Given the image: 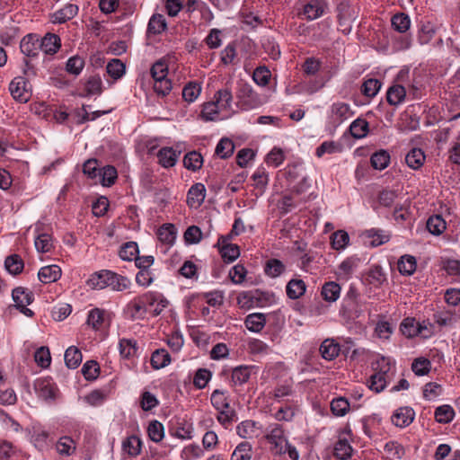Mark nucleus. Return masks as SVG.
Returning a JSON list of instances; mask_svg holds the SVG:
<instances>
[{"label":"nucleus","mask_w":460,"mask_h":460,"mask_svg":"<svg viewBox=\"0 0 460 460\" xmlns=\"http://www.w3.org/2000/svg\"><path fill=\"white\" fill-rule=\"evenodd\" d=\"M229 236H222L218 240V244L221 245L220 254L225 262L230 263L235 261L240 256V249L237 244L229 243Z\"/></svg>","instance_id":"12"},{"label":"nucleus","mask_w":460,"mask_h":460,"mask_svg":"<svg viewBox=\"0 0 460 460\" xmlns=\"http://www.w3.org/2000/svg\"><path fill=\"white\" fill-rule=\"evenodd\" d=\"M111 270H102L96 272H93L90 275L89 279L86 280V285L96 290H101L108 288L109 279H110Z\"/></svg>","instance_id":"17"},{"label":"nucleus","mask_w":460,"mask_h":460,"mask_svg":"<svg viewBox=\"0 0 460 460\" xmlns=\"http://www.w3.org/2000/svg\"><path fill=\"white\" fill-rule=\"evenodd\" d=\"M224 114L219 111L218 106L213 101L205 102L201 111V118L205 121H215L226 119Z\"/></svg>","instance_id":"25"},{"label":"nucleus","mask_w":460,"mask_h":460,"mask_svg":"<svg viewBox=\"0 0 460 460\" xmlns=\"http://www.w3.org/2000/svg\"><path fill=\"white\" fill-rule=\"evenodd\" d=\"M212 378V372L208 368H199L193 377V385L197 389H204Z\"/></svg>","instance_id":"58"},{"label":"nucleus","mask_w":460,"mask_h":460,"mask_svg":"<svg viewBox=\"0 0 460 460\" xmlns=\"http://www.w3.org/2000/svg\"><path fill=\"white\" fill-rule=\"evenodd\" d=\"M61 269L58 265H49L40 268L38 278L42 283H52L58 280L61 277Z\"/></svg>","instance_id":"27"},{"label":"nucleus","mask_w":460,"mask_h":460,"mask_svg":"<svg viewBox=\"0 0 460 460\" xmlns=\"http://www.w3.org/2000/svg\"><path fill=\"white\" fill-rule=\"evenodd\" d=\"M78 10L76 4H67L52 14L51 21L53 23H64L73 19L78 13Z\"/></svg>","instance_id":"19"},{"label":"nucleus","mask_w":460,"mask_h":460,"mask_svg":"<svg viewBox=\"0 0 460 460\" xmlns=\"http://www.w3.org/2000/svg\"><path fill=\"white\" fill-rule=\"evenodd\" d=\"M34 244L39 252H49L53 248L52 235L47 233L38 234L35 237Z\"/></svg>","instance_id":"46"},{"label":"nucleus","mask_w":460,"mask_h":460,"mask_svg":"<svg viewBox=\"0 0 460 460\" xmlns=\"http://www.w3.org/2000/svg\"><path fill=\"white\" fill-rule=\"evenodd\" d=\"M167 28L165 18L163 14L155 13L151 16L148 25L147 32L150 34H160Z\"/></svg>","instance_id":"39"},{"label":"nucleus","mask_w":460,"mask_h":460,"mask_svg":"<svg viewBox=\"0 0 460 460\" xmlns=\"http://www.w3.org/2000/svg\"><path fill=\"white\" fill-rule=\"evenodd\" d=\"M21 51L27 57H35L40 49V39L33 34L22 38L20 44Z\"/></svg>","instance_id":"18"},{"label":"nucleus","mask_w":460,"mask_h":460,"mask_svg":"<svg viewBox=\"0 0 460 460\" xmlns=\"http://www.w3.org/2000/svg\"><path fill=\"white\" fill-rule=\"evenodd\" d=\"M341 347L333 339L324 340L319 349L321 356L326 360H333L340 354Z\"/></svg>","instance_id":"22"},{"label":"nucleus","mask_w":460,"mask_h":460,"mask_svg":"<svg viewBox=\"0 0 460 460\" xmlns=\"http://www.w3.org/2000/svg\"><path fill=\"white\" fill-rule=\"evenodd\" d=\"M171 363V356L164 349H158L152 353L151 365L155 369H160Z\"/></svg>","instance_id":"38"},{"label":"nucleus","mask_w":460,"mask_h":460,"mask_svg":"<svg viewBox=\"0 0 460 460\" xmlns=\"http://www.w3.org/2000/svg\"><path fill=\"white\" fill-rule=\"evenodd\" d=\"M105 311L101 308H93L88 312L86 323L94 330H100L104 321Z\"/></svg>","instance_id":"60"},{"label":"nucleus","mask_w":460,"mask_h":460,"mask_svg":"<svg viewBox=\"0 0 460 460\" xmlns=\"http://www.w3.org/2000/svg\"><path fill=\"white\" fill-rule=\"evenodd\" d=\"M428 231L434 234H441L447 228V224L444 218L439 215L431 216L427 221Z\"/></svg>","instance_id":"49"},{"label":"nucleus","mask_w":460,"mask_h":460,"mask_svg":"<svg viewBox=\"0 0 460 460\" xmlns=\"http://www.w3.org/2000/svg\"><path fill=\"white\" fill-rule=\"evenodd\" d=\"M128 312L133 319H143L147 314L146 307L142 300L141 296L135 297L128 305Z\"/></svg>","instance_id":"35"},{"label":"nucleus","mask_w":460,"mask_h":460,"mask_svg":"<svg viewBox=\"0 0 460 460\" xmlns=\"http://www.w3.org/2000/svg\"><path fill=\"white\" fill-rule=\"evenodd\" d=\"M420 322L413 317H407L402 320L400 324L402 333L407 338H414L418 336Z\"/></svg>","instance_id":"52"},{"label":"nucleus","mask_w":460,"mask_h":460,"mask_svg":"<svg viewBox=\"0 0 460 460\" xmlns=\"http://www.w3.org/2000/svg\"><path fill=\"white\" fill-rule=\"evenodd\" d=\"M341 291V288L338 283L329 281L323 286L321 294L325 301L332 303L339 299Z\"/></svg>","instance_id":"36"},{"label":"nucleus","mask_w":460,"mask_h":460,"mask_svg":"<svg viewBox=\"0 0 460 460\" xmlns=\"http://www.w3.org/2000/svg\"><path fill=\"white\" fill-rule=\"evenodd\" d=\"M119 351L121 358L126 359L136 357L138 351L137 341L134 339H120L119 341Z\"/></svg>","instance_id":"29"},{"label":"nucleus","mask_w":460,"mask_h":460,"mask_svg":"<svg viewBox=\"0 0 460 460\" xmlns=\"http://www.w3.org/2000/svg\"><path fill=\"white\" fill-rule=\"evenodd\" d=\"M349 242V234L344 230H338L332 234L331 243L334 250H343L347 247Z\"/></svg>","instance_id":"59"},{"label":"nucleus","mask_w":460,"mask_h":460,"mask_svg":"<svg viewBox=\"0 0 460 460\" xmlns=\"http://www.w3.org/2000/svg\"><path fill=\"white\" fill-rule=\"evenodd\" d=\"M251 368L249 366H238L232 371V381L235 385H243L247 383L251 376Z\"/></svg>","instance_id":"48"},{"label":"nucleus","mask_w":460,"mask_h":460,"mask_svg":"<svg viewBox=\"0 0 460 460\" xmlns=\"http://www.w3.org/2000/svg\"><path fill=\"white\" fill-rule=\"evenodd\" d=\"M180 153L172 147H163L157 153L158 163L164 168H170L175 165Z\"/></svg>","instance_id":"24"},{"label":"nucleus","mask_w":460,"mask_h":460,"mask_svg":"<svg viewBox=\"0 0 460 460\" xmlns=\"http://www.w3.org/2000/svg\"><path fill=\"white\" fill-rule=\"evenodd\" d=\"M236 433L243 438H258L264 433L261 425L252 420H243L236 427Z\"/></svg>","instance_id":"10"},{"label":"nucleus","mask_w":460,"mask_h":460,"mask_svg":"<svg viewBox=\"0 0 460 460\" xmlns=\"http://www.w3.org/2000/svg\"><path fill=\"white\" fill-rule=\"evenodd\" d=\"M204 449L196 443L184 446L180 453L181 460H198L204 456Z\"/></svg>","instance_id":"33"},{"label":"nucleus","mask_w":460,"mask_h":460,"mask_svg":"<svg viewBox=\"0 0 460 460\" xmlns=\"http://www.w3.org/2000/svg\"><path fill=\"white\" fill-rule=\"evenodd\" d=\"M364 236L368 240L370 245L376 247L390 240V234L382 229L371 228L364 232Z\"/></svg>","instance_id":"26"},{"label":"nucleus","mask_w":460,"mask_h":460,"mask_svg":"<svg viewBox=\"0 0 460 460\" xmlns=\"http://www.w3.org/2000/svg\"><path fill=\"white\" fill-rule=\"evenodd\" d=\"M193 427L191 423L181 421L177 424L172 436L181 440H190L193 438Z\"/></svg>","instance_id":"47"},{"label":"nucleus","mask_w":460,"mask_h":460,"mask_svg":"<svg viewBox=\"0 0 460 460\" xmlns=\"http://www.w3.org/2000/svg\"><path fill=\"white\" fill-rule=\"evenodd\" d=\"M417 268V261L412 255H403L398 261V270L401 274L411 276L412 275Z\"/></svg>","instance_id":"40"},{"label":"nucleus","mask_w":460,"mask_h":460,"mask_svg":"<svg viewBox=\"0 0 460 460\" xmlns=\"http://www.w3.org/2000/svg\"><path fill=\"white\" fill-rule=\"evenodd\" d=\"M210 402L216 411L231 407L230 394L227 390L215 389L210 395Z\"/></svg>","instance_id":"16"},{"label":"nucleus","mask_w":460,"mask_h":460,"mask_svg":"<svg viewBox=\"0 0 460 460\" xmlns=\"http://www.w3.org/2000/svg\"><path fill=\"white\" fill-rule=\"evenodd\" d=\"M455 417V411L453 407L447 404L438 406L435 410V420L438 423H449Z\"/></svg>","instance_id":"56"},{"label":"nucleus","mask_w":460,"mask_h":460,"mask_svg":"<svg viewBox=\"0 0 460 460\" xmlns=\"http://www.w3.org/2000/svg\"><path fill=\"white\" fill-rule=\"evenodd\" d=\"M359 259L356 256H350L342 261L338 266L335 274L338 279L348 280L357 270Z\"/></svg>","instance_id":"13"},{"label":"nucleus","mask_w":460,"mask_h":460,"mask_svg":"<svg viewBox=\"0 0 460 460\" xmlns=\"http://www.w3.org/2000/svg\"><path fill=\"white\" fill-rule=\"evenodd\" d=\"M12 297L15 303V307L22 306L23 305H31L34 299L32 292L22 287L13 289Z\"/></svg>","instance_id":"34"},{"label":"nucleus","mask_w":460,"mask_h":460,"mask_svg":"<svg viewBox=\"0 0 460 460\" xmlns=\"http://www.w3.org/2000/svg\"><path fill=\"white\" fill-rule=\"evenodd\" d=\"M206 198V188L203 183L198 182L193 184L187 195V203L190 208H199Z\"/></svg>","instance_id":"14"},{"label":"nucleus","mask_w":460,"mask_h":460,"mask_svg":"<svg viewBox=\"0 0 460 460\" xmlns=\"http://www.w3.org/2000/svg\"><path fill=\"white\" fill-rule=\"evenodd\" d=\"M426 155L422 149L414 147L411 149L405 156L407 165L412 170H418L422 167Z\"/></svg>","instance_id":"30"},{"label":"nucleus","mask_w":460,"mask_h":460,"mask_svg":"<svg viewBox=\"0 0 460 460\" xmlns=\"http://www.w3.org/2000/svg\"><path fill=\"white\" fill-rule=\"evenodd\" d=\"M415 411L411 407L404 406L398 408L392 415L393 424L399 428L408 427L414 420Z\"/></svg>","instance_id":"11"},{"label":"nucleus","mask_w":460,"mask_h":460,"mask_svg":"<svg viewBox=\"0 0 460 460\" xmlns=\"http://www.w3.org/2000/svg\"><path fill=\"white\" fill-rule=\"evenodd\" d=\"M353 115L354 111L350 104L344 102H336L330 107L328 119L332 126L338 127Z\"/></svg>","instance_id":"3"},{"label":"nucleus","mask_w":460,"mask_h":460,"mask_svg":"<svg viewBox=\"0 0 460 460\" xmlns=\"http://www.w3.org/2000/svg\"><path fill=\"white\" fill-rule=\"evenodd\" d=\"M391 24L394 31L404 33L411 27V19L408 14L398 13L392 17Z\"/></svg>","instance_id":"43"},{"label":"nucleus","mask_w":460,"mask_h":460,"mask_svg":"<svg viewBox=\"0 0 460 460\" xmlns=\"http://www.w3.org/2000/svg\"><path fill=\"white\" fill-rule=\"evenodd\" d=\"M82 362L81 351L74 347H69L65 352V363L69 368H76Z\"/></svg>","instance_id":"57"},{"label":"nucleus","mask_w":460,"mask_h":460,"mask_svg":"<svg viewBox=\"0 0 460 460\" xmlns=\"http://www.w3.org/2000/svg\"><path fill=\"white\" fill-rule=\"evenodd\" d=\"M76 446L75 440L68 436L61 437L57 444L56 450L60 456H70L75 451Z\"/></svg>","instance_id":"37"},{"label":"nucleus","mask_w":460,"mask_h":460,"mask_svg":"<svg viewBox=\"0 0 460 460\" xmlns=\"http://www.w3.org/2000/svg\"><path fill=\"white\" fill-rule=\"evenodd\" d=\"M341 310L349 318H358L362 313L358 303V295L353 288H349L343 300Z\"/></svg>","instance_id":"9"},{"label":"nucleus","mask_w":460,"mask_h":460,"mask_svg":"<svg viewBox=\"0 0 460 460\" xmlns=\"http://www.w3.org/2000/svg\"><path fill=\"white\" fill-rule=\"evenodd\" d=\"M4 267L10 274L17 275L22 271L24 264L19 255L12 254L5 258Z\"/></svg>","instance_id":"55"},{"label":"nucleus","mask_w":460,"mask_h":460,"mask_svg":"<svg viewBox=\"0 0 460 460\" xmlns=\"http://www.w3.org/2000/svg\"><path fill=\"white\" fill-rule=\"evenodd\" d=\"M237 96L246 110L256 108L261 104L259 94L248 84L240 86Z\"/></svg>","instance_id":"8"},{"label":"nucleus","mask_w":460,"mask_h":460,"mask_svg":"<svg viewBox=\"0 0 460 460\" xmlns=\"http://www.w3.org/2000/svg\"><path fill=\"white\" fill-rule=\"evenodd\" d=\"M384 450L390 460H400L405 454L403 447L396 441L387 442L385 445Z\"/></svg>","instance_id":"53"},{"label":"nucleus","mask_w":460,"mask_h":460,"mask_svg":"<svg viewBox=\"0 0 460 460\" xmlns=\"http://www.w3.org/2000/svg\"><path fill=\"white\" fill-rule=\"evenodd\" d=\"M158 239L168 245H172L176 239V230L173 225L164 224L157 232Z\"/></svg>","instance_id":"45"},{"label":"nucleus","mask_w":460,"mask_h":460,"mask_svg":"<svg viewBox=\"0 0 460 460\" xmlns=\"http://www.w3.org/2000/svg\"><path fill=\"white\" fill-rule=\"evenodd\" d=\"M146 431L149 439L155 443L161 442L164 438V427L156 420L149 422Z\"/></svg>","instance_id":"51"},{"label":"nucleus","mask_w":460,"mask_h":460,"mask_svg":"<svg viewBox=\"0 0 460 460\" xmlns=\"http://www.w3.org/2000/svg\"><path fill=\"white\" fill-rule=\"evenodd\" d=\"M370 163L374 169L382 171L390 164V155L385 150L374 153L370 157Z\"/></svg>","instance_id":"50"},{"label":"nucleus","mask_w":460,"mask_h":460,"mask_svg":"<svg viewBox=\"0 0 460 460\" xmlns=\"http://www.w3.org/2000/svg\"><path fill=\"white\" fill-rule=\"evenodd\" d=\"M183 164L186 169L197 172L202 167L203 157L197 151L189 152L183 157Z\"/></svg>","instance_id":"41"},{"label":"nucleus","mask_w":460,"mask_h":460,"mask_svg":"<svg viewBox=\"0 0 460 460\" xmlns=\"http://www.w3.org/2000/svg\"><path fill=\"white\" fill-rule=\"evenodd\" d=\"M142 440L136 435L128 437L122 442V450L130 457H136L140 455L142 451Z\"/></svg>","instance_id":"23"},{"label":"nucleus","mask_w":460,"mask_h":460,"mask_svg":"<svg viewBox=\"0 0 460 460\" xmlns=\"http://www.w3.org/2000/svg\"><path fill=\"white\" fill-rule=\"evenodd\" d=\"M214 102L225 118L228 119L234 114L233 94L228 87L217 91L214 94Z\"/></svg>","instance_id":"6"},{"label":"nucleus","mask_w":460,"mask_h":460,"mask_svg":"<svg viewBox=\"0 0 460 460\" xmlns=\"http://www.w3.org/2000/svg\"><path fill=\"white\" fill-rule=\"evenodd\" d=\"M443 269L455 281L460 282V261L447 259L443 261Z\"/></svg>","instance_id":"64"},{"label":"nucleus","mask_w":460,"mask_h":460,"mask_svg":"<svg viewBox=\"0 0 460 460\" xmlns=\"http://www.w3.org/2000/svg\"><path fill=\"white\" fill-rule=\"evenodd\" d=\"M394 365V361L391 358L378 355L371 364L374 371L373 375L378 377H385V380L389 382L394 376L392 371Z\"/></svg>","instance_id":"7"},{"label":"nucleus","mask_w":460,"mask_h":460,"mask_svg":"<svg viewBox=\"0 0 460 460\" xmlns=\"http://www.w3.org/2000/svg\"><path fill=\"white\" fill-rule=\"evenodd\" d=\"M40 50L45 54L53 55L61 47L60 38L53 33H47L40 40Z\"/></svg>","instance_id":"21"},{"label":"nucleus","mask_w":460,"mask_h":460,"mask_svg":"<svg viewBox=\"0 0 460 460\" xmlns=\"http://www.w3.org/2000/svg\"><path fill=\"white\" fill-rule=\"evenodd\" d=\"M151 76L154 80V91L160 96H166L172 88L171 80L168 78V64L162 58L156 61L151 67Z\"/></svg>","instance_id":"1"},{"label":"nucleus","mask_w":460,"mask_h":460,"mask_svg":"<svg viewBox=\"0 0 460 460\" xmlns=\"http://www.w3.org/2000/svg\"><path fill=\"white\" fill-rule=\"evenodd\" d=\"M34 388L37 395L47 402H54L59 396V390L49 376L37 378Z\"/></svg>","instance_id":"2"},{"label":"nucleus","mask_w":460,"mask_h":460,"mask_svg":"<svg viewBox=\"0 0 460 460\" xmlns=\"http://www.w3.org/2000/svg\"><path fill=\"white\" fill-rule=\"evenodd\" d=\"M406 99L405 88L398 84L391 85L386 91V101L392 106H399Z\"/></svg>","instance_id":"20"},{"label":"nucleus","mask_w":460,"mask_h":460,"mask_svg":"<svg viewBox=\"0 0 460 460\" xmlns=\"http://www.w3.org/2000/svg\"><path fill=\"white\" fill-rule=\"evenodd\" d=\"M326 7L327 4L325 0H311L305 4L303 14L307 20L313 21L321 17Z\"/></svg>","instance_id":"15"},{"label":"nucleus","mask_w":460,"mask_h":460,"mask_svg":"<svg viewBox=\"0 0 460 460\" xmlns=\"http://www.w3.org/2000/svg\"><path fill=\"white\" fill-rule=\"evenodd\" d=\"M353 448L346 438H340L334 446V456L341 460L351 457Z\"/></svg>","instance_id":"44"},{"label":"nucleus","mask_w":460,"mask_h":460,"mask_svg":"<svg viewBox=\"0 0 460 460\" xmlns=\"http://www.w3.org/2000/svg\"><path fill=\"white\" fill-rule=\"evenodd\" d=\"M130 286L131 281L128 278L111 270L108 288L113 291L120 292L129 288Z\"/></svg>","instance_id":"32"},{"label":"nucleus","mask_w":460,"mask_h":460,"mask_svg":"<svg viewBox=\"0 0 460 460\" xmlns=\"http://www.w3.org/2000/svg\"><path fill=\"white\" fill-rule=\"evenodd\" d=\"M201 86L197 82H189L182 89V98L185 102L191 103L200 95Z\"/></svg>","instance_id":"54"},{"label":"nucleus","mask_w":460,"mask_h":460,"mask_svg":"<svg viewBox=\"0 0 460 460\" xmlns=\"http://www.w3.org/2000/svg\"><path fill=\"white\" fill-rule=\"evenodd\" d=\"M262 435H264L267 441L274 447L278 453L282 454L288 440L279 424L273 423L269 425Z\"/></svg>","instance_id":"5"},{"label":"nucleus","mask_w":460,"mask_h":460,"mask_svg":"<svg viewBox=\"0 0 460 460\" xmlns=\"http://www.w3.org/2000/svg\"><path fill=\"white\" fill-rule=\"evenodd\" d=\"M138 246L136 242H128L124 243L119 252V258L126 261L136 260Z\"/></svg>","instance_id":"61"},{"label":"nucleus","mask_w":460,"mask_h":460,"mask_svg":"<svg viewBox=\"0 0 460 460\" xmlns=\"http://www.w3.org/2000/svg\"><path fill=\"white\" fill-rule=\"evenodd\" d=\"M306 291V285L303 279H292L286 286V293L288 298L296 300L300 298Z\"/></svg>","instance_id":"28"},{"label":"nucleus","mask_w":460,"mask_h":460,"mask_svg":"<svg viewBox=\"0 0 460 460\" xmlns=\"http://www.w3.org/2000/svg\"><path fill=\"white\" fill-rule=\"evenodd\" d=\"M9 91L13 98L21 102H27L31 97V84L23 76L14 77L10 84Z\"/></svg>","instance_id":"4"},{"label":"nucleus","mask_w":460,"mask_h":460,"mask_svg":"<svg viewBox=\"0 0 460 460\" xmlns=\"http://www.w3.org/2000/svg\"><path fill=\"white\" fill-rule=\"evenodd\" d=\"M285 270V265L278 259L269 260L264 267L265 274L270 278L279 277Z\"/></svg>","instance_id":"62"},{"label":"nucleus","mask_w":460,"mask_h":460,"mask_svg":"<svg viewBox=\"0 0 460 460\" xmlns=\"http://www.w3.org/2000/svg\"><path fill=\"white\" fill-rule=\"evenodd\" d=\"M349 131L353 137L362 138L368 132V123L365 119H357L350 124Z\"/></svg>","instance_id":"63"},{"label":"nucleus","mask_w":460,"mask_h":460,"mask_svg":"<svg viewBox=\"0 0 460 460\" xmlns=\"http://www.w3.org/2000/svg\"><path fill=\"white\" fill-rule=\"evenodd\" d=\"M252 447L249 442H241L234 449L230 460H251Z\"/></svg>","instance_id":"42"},{"label":"nucleus","mask_w":460,"mask_h":460,"mask_svg":"<svg viewBox=\"0 0 460 460\" xmlns=\"http://www.w3.org/2000/svg\"><path fill=\"white\" fill-rule=\"evenodd\" d=\"M244 324L252 332H260L266 324V316L261 313L250 314L246 316Z\"/></svg>","instance_id":"31"}]
</instances>
